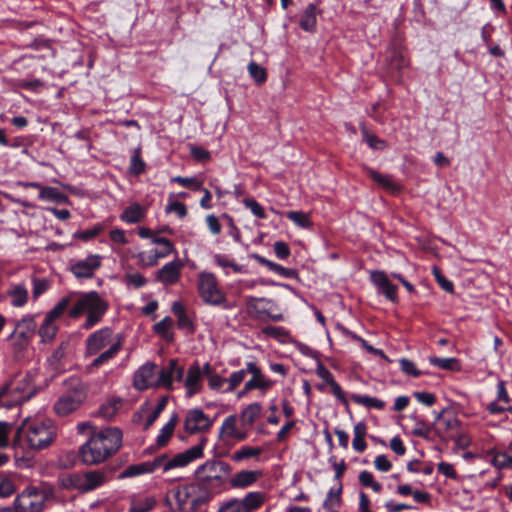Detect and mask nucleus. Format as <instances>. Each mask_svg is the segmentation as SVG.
<instances>
[{"label":"nucleus","mask_w":512,"mask_h":512,"mask_svg":"<svg viewBox=\"0 0 512 512\" xmlns=\"http://www.w3.org/2000/svg\"><path fill=\"white\" fill-rule=\"evenodd\" d=\"M39 198L54 202H62L65 199V196L57 188L43 186L39 193Z\"/></svg>","instance_id":"obj_46"},{"label":"nucleus","mask_w":512,"mask_h":512,"mask_svg":"<svg viewBox=\"0 0 512 512\" xmlns=\"http://www.w3.org/2000/svg\"><path fill=\"white\" fill-rule=\"evenodd\" d=\"M13 307L20 308L26 305L29 298L28 289L22 283L11 284L6 291Z\"/></svg>","instance_id":"obj_26"},{"label":"nucleus","mask_w":512,"mask_h":512,"mask_svg":"<svg viewBox=\"0 0 512 512\" xmlns=\"http://www.w3.org/2000/svg\"><path fill=\"white\" fill-rule=\"evenodd\" d=\"M144 217V209L138 204L134 203L128 206L121 214L122 221L134 224L140 222Z\"/></svg>","instance_id":"obj_33"},{"label":"nucleus","mask_w":512,"mask_h":512,"mask_svg":"<svg viewBox=\"0 0 512 512\" xmlns=\"http://www.w3.org/2000/svg\"><path fill=\"white\" fill-rule=\"evenodd\" d=\"M123 433L117 427H106L92 433L79 447V457L83 464L94 466L104 463L117 453L122 446Z\"/></svg>","instance_id":"obj_1"},{"label":"nucleus","mask_w":512,"mask_h":512,"mask_svg":"<svg viewBox=\"0 0 512 512\" xmlns=\"http://www.w3.org/2000/svg\"><path fill=\"white\" fill-rule=\"evenodd\" d=\"M286 217L297 226L307 228L311 226V221L307 214L301 211H288Z\"/></svg>","instance_id":"obj_47"},{"label":"nucleus","mask_w":512,"mask_h":512,"mask_svg":"<svg viewBox=\"0 0 512 512\" xmlns=\"http://www.w3.org/2000/svg\"><path fill=\"white\" fill-rule=\"evenodd\" d=\"M37 323L35 317L26 315L16 322L15 328L9 335V340L15 351H23L35 335Z\"/></svg>","instance_id":"obj_12"},{"label":"nucleus","mask_w":512,"mask_h":512,"mask_svg":"<svg viewBox=\"0 0 512 512\" xmlns=\"http://www.w3.org/2000/svg\"><path fill=\"white\" fill-rule=\"evenodd\" d=\"M214 421L200 408L189 409L184 418V429L189 434L208 431Z\"/></svg>","instance_id":"obj_14"},{"label":"nucleus","mask_w":512,"mask_h":512,"mask_svg":"<svg viewBox=\"0 0 512 512\" xmlns=\"http://www.w3.org/2000/svg\"><path fill=\"white\" fill-rule=\"evenodd\" d=\"M206 441V438H202L197 445L176 454L172 458H168L167 455L162 454L154 458L152 461L129 465L119 474L118 478L126 479L143 474H150L159 468H163L166 472L174 468L186 467L190 463L203 458Z\"/></svg>","instance_id":"obj_2"},{"label":"nucleus","mask_w":512,"mask_h":512,"mask_svg":"<svg viewBox=\"0 0 512 512\" xmlns=\"http://www.w3.org/2000/svg\"><path fill=\"white\" fill-rule=\"evenodd\" d=\"M129 171L134 175H140L145 171V162L141 158V148L134 149L130 160Z\"/></svg>","instance_id":"obj_38"},{"label":"nucleus","mask_w":512,"mask_h":512,"mask_svg":"<svg viewBox=\"0 0 512 512\" xmlns=\"http://www.w3.org/2000/svg\"><path fill=\"white\" fill-rule=\"evenodd\" d=\"M214 259V262L222 267V268H227V267H230L233 269L234 272L236 273H241L243 272V267L236 264L234 261L230 260L227 256L225 255H222V254H216L214 255L213 257Z\"/></svg>","instance_id":"obj_50"},{"label":"nucleus","mask_w":512,"mask_h":512,"mask_svg":"<svg viewBox=\"0 0 512 512\" xmlns=\"http://www.w3.org/2000/svg\"><path fill=\"white\" fill-rule=\"evenodd\" d=\"M248 71L251 77L257 82V83H263L266 81L267 73L266 70L261 67L256 62H251L248 65Z\"/></svg>","instance_id":"obj_51"},{"label":"nucleus","mask_w":512,"mask_h":512,"mask_svg":"<svg viewBox=\"0 0 512 512\" xmlns=\"http://www.w3.org/2000/svg\"><path fill=\"white\" fill-rule=\"evenodd\" d=\"M489 455L493 456L491 463L495 468L499 470L510 468V464L512 463L511 456L506 453L495 452L494 450H490Z\"/></svg>","instance_id":"obj_43"},{"label":"nucleus","mask_w":512,"mask_h":512,"mask_svg":"<svg viewBox=\"0 0 512 512\" xmlns=\"http://www.w3.org/2000/svg\"><path fill=\"white\" fill-rule=\"evenodd\" d=\"M459 425L460 422L455 415L451 413L446 415L443 411L437 417L436 430L443 437H452L453 433L458 430Z\"/></svg>","instance_id":"obj_23"},{"label":"nucleus","mask_w":512,"mask_h":512,"mask_svg":"<svg viewBox=\"0 0 512 512\" xmlns=\"http://www.w3.org/2000/svg\"><path fill=\"white\" fill-rule=\"evenodd\" d=\"M153 243L162 245L163 250H155L154 252L150 254H146L145 252H140L138 254V260L141 266L144 267H153L156 266L160 259H163L167 256H169L172 253H176V250L174 248L173 243L164 237H155L153 238Z\"/></svg>","instance_id":"obj_17"},{"label":"nucleus","mask_w":512,"mask_h":512,"mask_svg":"<svg viewBox=\"0 0 512 512\" xmlns=\"http://www.w3.org/2000/svg\"><path fill=\"white\" fill-rule=\"evenodd\" d=\"M156 505V499L153 496L134 495L130 500L129 512H149Z\"/></svg>","instance_id":"obj_28"},{"label":"nucleus","mask_w":512,"mask_h":512,"mask_svg":"<svg viewBox=\"0 0 512 512\" xmlns=\"http://www.w3.org/2000/svg\"><path fill=\"white\" fill-rule=\"evenodd\" d=\"M413 396L418 402L426 406H432L436 401L435 395L429 392H415Z\"/></svg>","instance_id":"obj_62"},{"label":"nucleus","mask_w":512,"mask_h":512,"mask_svg":"<svg viewBox=\"0 0 512 512\" xmlns=\"http://www.w3.org/2000/svg\"><path fill=\"white\" fill-rule=\"evenodd\" d=\"M215 496L214 492L198 481L179 486L174 493L182 512H195Z\"/></svg>","instance_id":"obj_7"},{"label":"nucleus","mask_w":512,"mask_h":512,"mask_svg":"<svg viewBox=\"0 0 512 512\" xmlns=\"http://www.w3.org/2000/svg\"><path fill=\"white\" fill-rule=\"evenodd\" d=\"M247 367L245 369H241L238 371H234L231 373L229 378H227L228 387L225 389L227 392L234 391L245 379L247 375Z\"/></svg>","instance_id":"obj_42"},{"label":"nucleus","mask_w":512,"mask_h":512,"mask_svg":"<svg viewBox=\"0 0 512 512\" xmlns=\"http://www.w3.org/2000/svg\"><path fill=\"white\" fill-rule=\"evenodd\" d=\"M182 381L186 389V397L188 398L199 394L203 390L202 370L197 361L189 366Z\"/></svg>","instance_id":"obj_21"},{"label":"nucleus","mask_w":512,"mask_h":512,"mask_svg":"<svg viewBox=\"0 0 512 512\" xmlns=\"http://www.w3.org/2000/svg\"><path fill=\"white\" fill-rule=\"evenodd\" d=\"M341 492V484L336 489L331 488L327 493L326 499L323 503V508L325 510H337L341 505Z\"/></svg>","instance_id":"obj_37"},{"label":"nucleus","mask_w":512,"mask_h":512,"mask_svg":"<svg viewBox=\"0 0 512 512\" xmlns=\"http://www.w3.org/2000/svg\"><path fill=\"white\" fill-rule=\"evenodd\" d=\"M371 282L377 287L379 293L383 294L392 302L397 301V286L394 285L383 271H372L370 274Z\"/></svg>","instance_id":"obj_22"},{"label":"nucleus","mask_w":512,"mask_h":512,"mask_svg":"<svg viewBox=\"0 0 512 512\" xmlns=\"http://www.w3.org/2000/svg\"><path fill=\"white\" fill-rule=\"evenodd\" d=\"M416 420L415 427L412 430V434L417 437H421L427 439L430 435V428L426 421L422 419H418L415 416H412Z\"/></svg>","instance_id":"obj_54"},{"label":"nucleus","mask_w":512,"mask_h":512,"mask_svg":"<svg viewBox=\"0 0 512 512\" xmlns=\"http://www.w3.org/2000/svg\"><path fill=\"white\" fill-rule=\"evenodd\" d=\"M58 326L55 321H52L48 318H44L42 325L39 328V336L41 338L42 343H51L58 332Z\"/></svg>","instance_id":"obj_32"},{"label":"nucleus","mask_w":512,"mask_h":512,"mask_svg":"<svg viewBox=\"0 0 512 512\" xmlns=\"http://www.w3.org/2000/svg\"><path fill=\"white\" fill-rule=\"evenodd\" d=\"M177 422L178 415L174 413L169 419V421L163 426V428L160 431V434L157 437V444L159 446H164L167 444V442L174 433Z\"/></svg>","instance_id":"obj_35"},{"label":"nucleus","mask_w":512,"mask_h":512,"mask_svg":"<svg viewBox=\"0 0 512 512\" xmlns=\"http://www.w3.org/2000/svg\"><path fill=\"white\" fill-rule=\"evenodd\" d=\"M400 366L402 371L407 375H411L413 377H419L421 375V371H419L415 364L408 359H401Z\"/></svg>","instance_id":"obj_60"},{"label":"nucleus","mask_w":512,"mask_h":512,"mask_svg":"<svg viewBox=\"0 0 512 512\" xmlns=\"http://www.w3.org/2000/svg\"><path fill=\"white\" fill-rule=\"evenodd\" d=\"M86 398L87 392L84 386L77 382L59 396L53 409L58 416L64 417L78 410Z\"/></svg>","instance_id":"obj_10"},{"label":"nucleus","mask_w":512,"mask_h":512,"mask_svg":"<svg viewBox=\"0 0 512 512\" xmlns=\"http://www.w3.org/2000/svg\"><path fill=\"white\" fill-rule=\"evenodd\" d=\"M367 174L375 181L377 182L381 187L385 188L386 190H389L391 192H396L400 189V186L396 184L391 177L382 175L378 173L377 171L367 168L366 169Z\"/></svg>","instance_id":"obj_34"},{"label":"nucleus","mask_w":512,"mask_h":512,"mask_svg":"<svg viewBox=\"0 0 512 512\" xmlns=\"http://www.w3.org/2000/svg\"><path fill=\"white\" fill-rule=\"evenodd\" d=\"M157 372L156 365L152 362H147L139 367L133 376V386L137 390H145L150 387H159L157 385Z\"/></svg>","instance_id":"obj_19"},{"label":"nucleus","mask_w":512,"mask_h":512,"mask_svg":"<svg viewBox=\"0 0 512 512\" xmlns=\"http://www.w3.org/2000/svg\"><path fill=\"white\" fill-rule=\"evenodd\" d=\"M262 477L259 470H242L233 475L230 479V486L234 489H244L254 484Z\"/></svg>","instance_id":"obj_24"},{"label":"nucleus","mask_w":512,"mask_h":512,"mask_svg":"<svg viewBox=\"0 0 512 512\" xmlns=\"http://www.w3.org/2000/svg\"><path fill=\"white\" fill-rule=\"evenodd\" d=\"M243 204L257 218H260V219L266 218V213L264 211V208L255 199H253V198H245L243 200Z\"/></svg>","instance_id":"obj_53"},{"label":"nucleus","mask_w":512,"mask_h":512,"mask_svg":"<svg viewBox=\"0 0 512 512\" xmlns=\"http://www.w3.org/2000/svg\"><path fill=\"white\" fill-rule=\"evenodd\" d=\"M113 331L109 327L101 328L90 334L85 340L84 357L96 356L86 367L88 373H93L99 367L112 360L122 349L120 340L112 342Z\"/></svg>","instance_id":"obj_4"},{"label":"nucleus","mask_w":512,"mask_h":512,"mask_svg":"<svg viewBox=\"0 0 512 512\" xmlns=\"http://www.w3.org/2000/svg\"><path fill=\"white\" fill-rule=\"evenodd\" d=\"M374 466L381 472H388L392 468V464L385 455H378L374 460Z\"/></svg>","instance_id":"obj_64"},{"label":"nucleus","mask_w":512,"mask_h":512,"mask_svg":"<svg viewBox=\"0 0 512 512\" xmlns=\"http://www.w3.org/2000/svg\"><path fill=\"white\" fill-rule=\"evenodd\" d=\"M122 407V400L120 398H110L103 403L99 408V415L106 419H112Z\"/></svg>","instance_id":"obj_31"},{"label":"nucleus","mask_w":512,"mask_h":512,"mask_svg":"<svg viewBox=\"0 0 512 512\" xmlns=\"http://www.w3.org/2000/svg\"><path fill=\"white\" fill-rule=\"evenodd\" d=\"M274 252L279 259H286L290 255V248L287 243L277 241L274 244Z\"/></svg>","instance_id":"obj_63"},{"label":"nucleus","mask_w":512,"mask_h":512,"mask_svg":"<svg viewBox=\"0 0 512 512\" xmlns=\"http://www.w3.org/2000/svg\"><path fill=\"white\" fill-rule=\"evenodd\" d=\"M108 310V303L96 291L83 293L79 296L68 314L71 318H78L87 313L84 329H91L99 323Z\"/></svg>","instance_id":"obj_6"},{"label":"nucleus","mask_w":512,"mask_h":512,"mask_svg":"<svg viewBox=\"0 0 512 512\" xmlns=\"http://www.w3.org/2000/svg\"><path fill=\"white\" fill-rule=\"evenodd\" d=\"M359 482L365 487H371L374 492L379 493L382 490V485L374 480L373 474L369 471L360 472Z\"/></svg>","instance_id":"obj_48"},{"label":"nucleus","mask_w":512,"mask_h":512,"mask_svg":"<svg viewBox=\"0 0 512 512\" xmlns=\"http://www.w3.org/2000/svg\"><path fill=\"white\" fill-rule=\"evenodd\" d=\"M265 499L263 492H249L242 499L231 498L221 503L217 512H253L264 504Z\"/></svg>","instance_id":"obj_11"},{"label":"nucleus","mask_w":512,"mask_h":512,"mask_svg":"<svg viewBox=\"0 0 512 512\" xmlns=\"http://www.w3.org/2000/svg\"><path fill=\"white\" fill-rule=\"evenodd\" d=\"M197 291L201 300L208 305L222 306L226 303V295L220 288L217 277L211 272H200L197 275Z\"/></svg>","instance_id":"obj_9"},{"label":"nucleus","mask_w":512,"mask_h":512,"mask_svg":"<svg viewBox=\"0 0 512 512\" xmlns=\"http://www.w3.org/2000/svg\"><path fill=\"white\" fill-rule=\"evenodd\" d=\"M261 410H262V407L259 403H252V404L248 405L242 411V414H241L242 420L245 423L252 425L255 422V420L260 416Z\"/></svg>","instance_id":"obj_40"},{"label":"nucleus","mask_w":512,"mask_h":512,"mask_svg":"<svg viewBox=\"0 0 512 512\" xmlns=\"http://www.w3.org/2000/svg\"><path fill=\"white\" fill-rule=\"evenodd\" d=\"M71 303V297L70 296H66V297H63L55 306L53 309H51L46 315L45 317L52 320V321H56L58 318L61 317V315L67 310L68 306L70 305Z\"/></svg>","instance_id":"obj_39"},{"label":"nucleus","mask_w":512,"mask_h":512,"mask_svg":"<svg viewBox=\"0 0 512 512\" xmlns=\"http://www.w3.org/2000/svg\"><path fill=\"white\" fill-rule=\"evenodd\" d=\"M184 377V367L178 359H170L167 365L158 372L157 385L167 390L173 389V382H181Z\"/></svg>","instance_id":"obj_16"},{"label":"nucleus","mask_w":512,"mask_h":512,"mask_svg":"<svg viewBox=\"0 0 512 512\" xmlns=\"http://www.w3.org/2000/svg\"><path fill=\"white\" fill-rule=\"evenodd\" d=\"M351 399L355 403L362 405L368 409L374 408V409L381 410L385 407V402L376 397H370L367 395H360V394H353L351 396Z\"/></svg>","instance_id":"obj_36"},{"label":"nucleus","mask_w":512,"mask_h":512,"mask_svg":"<svg viewBox=\"0 0 512 512\" xmlns=\"http://www.w3.org/2000/svg\"><path fill=\"white\" fill-rule=\"evenodd\" d=\"M231 473L232 467L230 464L214 458L208 459L199 465L194 472V478L217 495L224 490Z\"/></svg>","instance_id":"obj_5"},{"label":"nucleus","mask_w":512,"mask_h":512,"mask_svg":"<svg viewBox=\"0 0 512 512\" xmlns=\"http://www.w3.org/2000/svg\"><path fill=\"white\" fill-rule=\"evenodd\" d=\"M247 371L251 375V378L245 383L244 390L239 393V397L252 390L266 392L275 384V381L267 378L263 374L262 370L255 362L247 363Z\"/></svg>","instance_id":"obj_15"},{"label":"nucleus","mask_w":512,"mask_h":512,"mask_svg":"<svg viewBox=\"0 0 512 512\" xmlns=\"http://www.w3.org/2000/svg\"><path fill=\"white\" fill-rule=\"evenodd\" d=\"M364 141L374 150H383L386 148V142L370 133L365 127L362 128Z\"/></svg>","instance_id":"obj_45"},{"label":"nucleus","mask_w":512,"mask_h":512,"mask_svg":"<svg viewBox=\"0 0 512 512\" xmlns=\"http://www.w3.org/2000/svg\"><path fill=\"white\" fill-rule=\"evenodd\" d=\"M316 6L309 4L300 17V27L308 32H313L316 27Z\"/></svg>","instance_id":"obj_30"},{"label":"nucleus","mask_w":512,"mask_h":512,"mask_svg":"<svg viewBox=\"0 0 512 512\" xmlns=\"http://www.w3.org/2000/svg\"><path fill=\"white\" fill-rule=\"evenodd\" d=\"M268 269L284 278H295L297 276L296 270L283 267L282 265L277 263L268 264Z\"/></svg>","instance_id":"obj_56"},{"label":"nucleus","mask_w":512,"mask_h":512,"mask_svg":"<svg viewBox=\"0 0 512 512\" xmlns=\"http://www.w3.org/2000/svg\"><path fill=\"white\" fill-rule=\"evenodd\" d=\"M207 380H208V385H209L210 389L216 390V391L222 389L223 385L225 383H227L226 378L221 377L216 372L214 374L210 375L207 378Z\"/></svg>","instance_id":"obj_61"},{"label":"nucleus","mask_w":512,"mask_h":512,"mask_svg":"<svg viewBox=\"0 0 512 512\" xmlns=\"http://www.w3.org/2000/svg\"><path fill=\"white\" fill-rule=\"evenodd\" d=\"M173 182H176L183 187H187L193 190H200L202 189V182H200L196 177H182V176H176L172 178Z\"/></svg>","instance_id":"obj_52"},{"label":"nucleus","mask_w":512,"mask_h":512,"mask_svg":"<svg viewBox=\"0 0 512 512\" xmlns=\"http://www.w3.org/2000/svg\"><path fill=\"white\" fill-rule=\"evenodd\" d=\"M102 256L90 254L85 259L77 260L71 264L70 270L77 278H92L101 266Z\"/></svg>","instance_id":"obj_18"},{"label":"nucleus","mask_w":512,"mask_h":512,"mask_svg":"<svg viewBox=\"0 0 512 512\" xmlns=\"http://www.w3.org/2000/svg\"><path fill=\"white\" fill-rule=\"evenodd\" d=\"M430 363L438 368L445 370H454L459 368V362L456 358H430Z\"/></svg>","instance_id":"obj_49"},{"label":"nucleus","mask_w":512,"mask_h":512,"mask_svg":"<svg viewBox=\"0 0 512 512\" xmlns=\"http://www.w3.org/2000/svg\"><path fill=\"white\" fill-rule=\"evenodd\" d=\"M433 275L435 276L437 283L440 285V287L444 291H446L448 293H453V291H454L453 283L451 281H449L447 278H445L438 268H436V267L433 268Z\"/></svg>","instance_id":"obj_57"},{"label":"nucleus","mask_w":512,"mask_h":512,"mask_svg":"<svg viewBox=\"0 0 512 512\" xmlns=\"http://www.w3.org/2000/svg\"><path fill=\"white\" fill-rule=\"evenodd\" d=\"M10 383L12 385V391H14V396L19 398V404L30 400L36 392L34 387L31 386L30 381L25 377L11 380Z\"/></svg>","instance_id":"obj_25"},{"label":"nucleus","mask_w":512,"mask_h":512,"mask_svg":"<svg viewBox=\"0 0 512 512\" xmlns=\"http://www.w3.org/2000/svg\"><path fill=\"white\" fill-rule=\"evenodd\" d=\"M220 436L224 438H235L244 440L246 435L237 429V417L230 415L224 419L220 427Z\"/></svg>","instance_id":"obj_27"},{"label":"nucleus","mask_w":512,"mask_h":512,"mask_svg":"<svg viewBox=\"0 0 512 512\" xmlns=\"http://www.w3.org/2000/svg\"><path fill=\"white\" fill-rule=\"evenodd\" d=\"M262 451L263 450L260 447L244 446L233 453L232 459L236 462H240L250 457H257L262 453Z\"/></svg>","instance_id":"obj_41"},{"label":"nucleus","mask_w":512,"mask_h":512,"mask_svg":"<svg viewBox=\"0 0 512 512\" xmlns=\"http://www.w3.org/2000/svg\"><path fill=\"white\" fill-rule=\"evenodd\" d=\"M15 490L12 479L8 475L0 473V497L7 498L14 494Z\"/></svg>","instance_id":"obj_44"},{"label":"nucleus","mask_w":512,"mask_h":512,"mask_svg":"<svg viewBox=\"0 0 512 512\" xmlns=\"http://www.w3.org/2000/svg\"><path fill=\"white\" fill-rule=\"evenodd\" d=\"M109 480L108 472L105 470H90L86 472H75L64 475L60 479L61 486L65 489L77 490L81 493L91 492Z\"/></svg>","instance_id":"obj_8"},{"label":"nucleus","mask_w":512,"mask_h":512,"mask_svg":"<svg viewBox=\"0 0 512 512\" xmlns=\"http://www.w3.org/2000/svg\"><path fill=\"white\" fill-rule=\"evenodd\" d=\"M125 282L128 285H132L135 288H140V287H143L147 283V280L142 274L136 272V273L126 274Z\"/></svg>","instance_id":"obj_58"},{"label":"nucleus","mask_w":512,"mask_h":512,"mask_svg":"<svg viewBox=\"0 0 512 512\" xmlns=\"http://www.w3.org/2000/svg\"><path fill=\"white\" fill-rule=\"evenodd\" d=\"M11 429V424L4 421H0V448L8 446Z\"/></svg>","instance_id":"obj_59"},{"label":"nucleus","mask_w":512,"mask_h":512,"mask_svg":"<svg viewBox=\"0 0 512 512\" xmlns=\"http://www.w3.org/2000/svg\"><path fill=\"white\" fill-rule=\"evenodd\" d=\"M183 263L179 258L163 265L155 274V281L164 286H172L176 284L181 277Z\"/></svg>","instance_id":"obj_20"},{"label":"nucleus","mask_w":512,"mask_h":512,"mask_svg":"<svg viewBox=\"0 0 512 512\" xmlns=\"http://www.w3.org/2000/svg\"><path fill=\"white\" fill-rule=\"evenodd\" d=\"M46 501V494L35 486L25 488L17 495L14 508L18 512H41Z\"/></svg>","instance_id":"obj_13"},{"label":"nucleus","mask_w":512,"mask_h":512,"mask_svg":"<svg viewBox=\"0 0 512 512\" xmlns=\"http://www.w3.org/2000/svg\"><path fill=\"white\" fill-rule=\"evenodd\" d=\"M17 405H20L19 398L14 396L12 385L10 381H8L0 386V407L12 408Z\"/></svg>","instance_id":"obj_29"},{"label":"nucleus","mask_w":512,"mask_h":512,"mask_svg":"<svg viewBox=\"0 0 512 512\" xmlns=\"http://www.w3.org/2000/svg\"><path fill=\"white\" fill-rule=\"evenodd\" d=\"M173 326V320L170 317H165L160 322H158L155 326V332L161 335L164 338H168L170 336V331Z\"/></svg>","instance_id":"obj_55"},{"label":"nucleus","mask_w":512,"mask_h":512,"mask_svg":"<svg viewBox=\"0 0 512 512\" xmlns=\"http://www.w3.org/2000/svg\"><path fill=\"white\" fill-rule=\"evenodd\" d=\"M56 438V428L51 420L26 418L16 431L13 446L26 444L30 450L39 451L49 447Z\"/></svg>","instance_id":"obj_3"}]
</instances>
